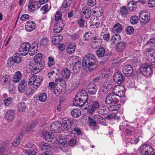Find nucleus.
Segmentation results:
<instances>
[{
	"label": "nucleus",
	"mask_w": 155,
	"mask_h": 155,
	"mask_svg": "<svg viewBox=\"0 0 155 155\" xmlns=\"http://www.w3.org/2000/svg\"><path fill=\"white\" fill-rule=\"evenodd\" d=\"M126 46L124 42L120 41L116 45L115 49L118 52H121L125 49Z\"/></svg>",
	"instance_id": "nucleus-18"
},
{
	"label": "nucleus",
	"mask_w": 155,
	"mask_h": 155,
	"mask_svg": "<svg viewBox=\"0 0 155 155\" xmlns=\"http://www.w3.org/2000/svg\"><path fill=\"white\" fill-rule=\"evenodd\" d=\"M63 38L62 35H58L56 36H54L52 38V41L53 43L57 45L61 42L63 40Z\"/></svg>",
	"instance_id": "nucleus-23"
},
{
	"label": "nucleus",
	"mask_w": 155,
	"mask_h": 155,
	"mask_svg": "<svg viewBox=\"0 0 155 155\" xmlns=\"http://www.w3.org/2000/svg\"><path fill=\"white\" fill-rule=\"evenodd\" d=\"M99 104L96 101H95L91 105V107L88 109L87 111L88 113L91 114L99 107Z\"/></svg>",
	"instance_id": "nucleus-16"
},
{
	"label": "nucleus",
	"mask_w": 155,
	"mask_h": 155,
	"mask_svg": "<svg viewBox=\"0 0 155 155\" xmlns=\"http://www.w3.org/2000/svg\"><path fill=\"white\" fill-rule=\"evenodd\" d=\"M113 85L112 84H109L106 82L104 85V87L107 89V91L110 90L113 87Z\"/></svg>",
	"instance_id": "nucleus-58"
},
{
	"label": "nucleus",
	"mask_w": 155,
	"mask_h": 155,
	"mask_svg": "<svg viewBox=\"0 0 155 155\" xmlns=\"http://www.w3.org/2000/svg\"><path fill=\"white\" fill-rule=\"evenodd\" d=\"M117 96L116 94L113 93L109 94L106 97L105 102L108 104H118L119 101L116 98Z\"/></svg>",
	"instance_id": "nucleus-4"
},
{
	"label": "nucleus",
	"mask_w": 155,
	"mask_h": 155,
	"mask_svg": "<svg viewBox=\"0 0 155 155\" xmlns=\"http://www.w3.org/2000/svg\"><path fill=\"white\" fill-rule=\"evenodd\" d=\"M12 57L15 63L19 64L22 61V57L19 53H15L14 56Z\"/></svg>",
	"instance_id": "nucleus-30"
},
{
	"label": "nucleus",
	"mask_w": 155,
	"mask_h": 155,
	"mask_svg": "<svg viewBox=\"0 0 155 155\" xmlns=\"http://www.w3.org/2000/svg\"><path fill=\"white\" fill-rule=\"evenodd\" d=\"M82 16L84 18H88L91 14V10L89 8H83L82 10Z\"/></svg>",
	"instance_id": "nucleus-22"
},
{
	"label": "nucleus",
	"mask_w": 155,
	"mask_h": 155,
	"mask_svg": "<svg viewBox=\"0 0 155 155\" xmlns=\"http://www.w3.org/2000/svg\"><path fill=\"white\" fill-rule=\"evenodd\" d=\"M38 45L36 42H33L30 45V47L28 49L29 54L31 56L34 55L38 51Z\"/></svg>",
	"instance_id": "nucleus-11"
},
{
	"label": "nucleus",
	"mask_w": 155,
	"mask_h": 155,
	"mask_svg": "<svg viewBox=\"0 0 155 155\" xmlns=\"http://www.w3.org/2000/svg\"><path fill=\"white\" fill-rule=\"evenodd\" d=\"M57 69L55 68L54 70L51 69L50 70L48 73V76L49 78H51V76L54 77V78H56L55 75H57L58 74V71H57Z\"/></svg>",
	"instance_id": "nucleus-35"
},
{
	"label": "nucleus",
	"mask_w": 155,
	"mask_h": 155,
	"mask_svg": "<svg viewBox=\"0 0 155 155\" xmlns=\"http://www.w3.org/2000/svg\"><path fill=\"white\" fill-rule=\"evenodd\" d=\"M113 80L118 84H120L124 82L125 77L121 73L118 72L114 74L113 76Z\"/></svg>",
	"instance_id": "nucleus-8"
},
{
	"label": "nucleus",
	"mask_w": 155,
	"mask_h": 155,
	"mask_svg": "<svg viewBox=\"0 0 155 155\" xmlns=\"http://www.w3.org/2000/svg\"><path fill=\"white\" fill-rule=\"evenodd\" d=\"M26 152L28 155H35L36 153V152L33 149L28 150Z\"/></svg>",
	"instance_id": "nucleus-63"
},
{
	"label": "nucleus",
	"mask_w": 155,
	"mask_h": 155,
	"mask_svg": "<svg viewBox=\"0 0 155 155\" xmlns=\"http://www.w3.org/2000/svg\"><path fill=\"white\" fill-rule=\"evenodd\" d=\"M153 149L150 145L143 144L140 147V151L142 155H150L153 153Z\"/></svg>",
	"instance_id": "nucleus-3"
},
{
	"label": "nucleus",
	"mask_w": 155,
	"mask_h": 155,
	"mask_svg": "<svg viewBox=\"0 0 155 155\" xmlns=\"http://www.w3.org/2000/svg\"><path fill=\"white\" fill-rule=\"evenodd\" d=\"M29 16L27 14H24L22 15L20 18L21 20L23 21H25L29 19Z\"/></svg>",
	"instance_id": "nucleus-59"
},
{
	"label": "nucleus",
	"mask_w": 155,
	"mask_h": 155,
	"mask_svg": "<svg viewBox=\"0 0 155 155\" xmlns=\"http://www.w3.org/2000/svg\"><path fill=\"white\" fill-rule=\"evenodd\" d=\"M72 116L74 118L78 117L81 115V111L78 109H74L71 112Z\"/></svg>",
	"instance_id": "nucleus-32"
},
{
	"label": "nucleus",
	"mask_w": 155,
	"mask_h": 155,
	"mask_svg": "<svg viewBox=\"0 0 155 155\" xmlns=\"http://www.w3.org/2000/svg\"><path fill=\"white\" fill-rule=\"evenodd\" d=\"M71 134L72 137H76L78 135H81L82 132L79 128L75 127L74 130L71 131Z\"/></svg>",
	"instance_id": "nucleus-28"
},
{
	"label": "nucleus",
	"mask_w": 155,
	"mask_h": 155,
	"mask_svg": "<svg viewBox=\"0 0 155 155\" xmlns=\"http://www.w3.org/2000/svg\"><path fill=\"white\" fill-rule=\"evenodd\" d=\"M17 106L18 110L19 112H24L25 110L26 106L24 102H20Z\"/></svg>",
	"instance_id": "nucleus-31"
},
{
	"label": "nucleus",
	"mask_w": 155,
	"mask_h": 155,
	"mask_svg": "<svg viewBox=\"0 0 155 155\" xmlns=\"http://www.w3.org/2000/svg\"><path fill=\"white\" fill-rule=\"evenodd\" d=\"M105 49L103 47H101L97 50V54L98 57H102L104 56L105 54Z\"/></svg>",
	"instance_id": "nucleus-34"
},
{
	"label": "nucleus",
	"mask_w": 155,
	"mask_h": 155,
	"mask_svg": "<svg viewBox=\"0 0 155 155\" xmlns=\"http://www.w3.org/2000/svg\"><path fill=\"white\" fill-rule=\"evenodd\" d=\"M35 90L31 88H27L25 91V94L27 95H30L35 92Z\"/></svg>",
	"instance_id": "nucleus-52"
},
{
	"label": "nucleus",
	"mask_w": 155,
	"mask_h": 155,
	"mask_svg": "<svg viewBox=\"0 0 155 155\" xmlns=\"http://www.w3.org/2000/svg\"><path fill=\"white\" fill-rule=\"evenodd\" d=\"M72 121L71 119H68L63 121L62 124L64 129H68L70 128L72 125Z\"/></svg>",
	"instance_id": "nucleus-21"
},
{
	"label": "nucleus",
	"mask_w": 155,
	"mask_h": 155,
	"mask_svg": "<svg viewBox=\"0 0 155 155\" xmlns=\"http://www.w3.org/2000/svg\"><path fill=\"white\" fill-rule=\"evenodd\" d=\"M88 95L84 90L79 91L76 95L73 103L76 106L88 105L90 101L87 100Z\"/></svg>",
	"instance_id": "nucleus-2"
},
{
	"label": "nucleus",
	"mask_w": 155,
	"mask_h": 155,
	"mask_svg": "<svg viewBox=\"0 0 155 155\" xmlns=\"http://www.w3.org/2000/svg\"><path fill=\"white\" fill-rule=\"evenodd\" d=\"M148 6L150 7H155V0H149Z\"/></svg>",
	"instance_id": "nucleus-64"
},
{
	"label": "nucleus",
	"mask_w": 155,
	"mask_h": 155,
	"mask_svg": "<svg viewBox=\"0 0 155 155\" xmlns=\"http://www.w3.org/2000/svg\"><path fill=\"white\" fill-rule=\"evenodd\" d=\"M135 1H130L128 3V7L129 9L131 10H133L134 8L133 6L135 4Z\"/></svg>",
	"instance_id": "nucleus-57"
},
{
	"label": "nucleus",
	"mask_w": 155,
	"mask_h": 155,
	"mask_svg": "<svg viewBox=\"0 0 155 155\" xmlns=\"http://www.w3.org/2000/svg\"><path fill=\"white\" fill-rule=\"evenodd\" d=\"M42 54L41 53L37 54L34 57V61L35 63L40 62L39 64L43 67L44 64V62L42 60Z\"/></svg>",
	"instance_id": "nucleus-20"
},
{
	"label": "nucleus",
	"mask_w": 155,
	"mask_h": 155,
	"mask_svg": "<svg viewBox=\"0 0 155 155\" xmlns=\"http://www.w3.org/2000/svg\"><path fill=\"white\" fill-rule=\"evenodd\" d=\"M139 18L136 15H133L130 18V21L131 24L134 25L137 24Z\"/></svg>",
	"instance_id": "nucleus-37"
},
{
	"label": "nucleus",
	"mask_w": 155,
	"mask_h": 155,
	"mask_svg": "<svg viewBox=\"0 0 155 155\" xmlns=\"http://www.w3.org/2000/svg\"><path fill=\"white\" fill-rule=\"evenodd\" d=\"M71 72L67 68L64 69L62 71V75L64 79H68L70 77Z\"/></svg>",
	"instance_id": "nucleus-33"
},
{
	"label": "nucleus",
	"mask_w": 155,
	"mask_h": 155,
	"mask_svg": "<svg viewBox=\"0 0 155 155\" xmlns=\"http://www.w3.org/2000/svg\"><path fill=\"white\" fill-rule=\"evenodd\" d=\"M120 40L121 38L120 35L116 34L112 37L110 43L112 45H116L120 42Z\"/></svg>",
	"instance_id": "nucleus-19"
},
{
	"label": "nucleus",
	"mask_w": 155,
	"mask_h": 155,
	"mask_svg": "<svg viewBox=\"0 0 155 155\" xmlns=\"http://www.w3.org/2000/svg\"><path fill=\"white\" fill-rule=\"evenodd\" d=\"M12 98L9 97L4 100V103L5 106H8L12 104Z\"/></svg>",
	"instance_id": "nucleus-46"
},
{
	"label": "nucleus",
	"mask_w": 155,
	"mask_h": 155,
	"mask_svg": "<svg viewBox=\"0 0 155 155\" xmlns=\"http://www.w3.org/2000/svg\"><path fill=\"white\" fill-rule=\"evenodd\" d=\"M52 134V133L50 134L48 132H46L43 133V137L46 141L51 142L54 137V135Z\"/></svg>",
	"instance_id": "nucleus-27"
},
{
	"label": "nucleus",
	"mask_w": 155,
	"mask_h": 155,
	"mask_svg": "<svg viewBox=\"0 0 155 155\" xmlns=\"http://www.w3.org/2000/svg\"><path fill=\"white\" fill-rule=\"evenodd\" d=\"M36 24L32 21H28L25 25V28L28 31H31L34 30L35 28Z\"/></svg>",
	"instance_id": "nucleus-13"
},
{
	"label": "nucleus",
	"mask_w": 155,
	"mask_h": 155,
	"mask_svg": "<svg viewBox=\"0 0 155 155\" xmlns=\"http://www.w3.org/2000/svg\"><path fill=\"white\" fill-rule=\"evenodd\" d=\"M36 78V75H33L29 79L28 84L29 85H32L33 83L35 82Z\"/></svg>",
	"instance_id": "nucleus-56"
},
{
	"label": "nucleus",
	"mask_w": 155,
	"mask_h": 155,
	"mask_svg": "<svg viewBox=\"0 0 155 155\" xmlns=\"http://www.w3.org/2000/svg\"><path fill=\"white\" fill-rule=\"evenodd\" d=\"M15 113L14 110H9L5 114V118L9 121L13 120L15 117Z\"/></svg>",
	"instance_id": "nucleus-12"
},
{
	"label": "nucleus",
	"mask_w": 155,
	"mask_h": 155,
	"mask_svg": "<svg viewBox=\"0 0 155 155\" xmlns=\"http://www.w3.org/2000/svg\"><path fill=\"white\" fill-rule=\"evenodd\" d=\"M48 6L47 4H45L41 8V10L42 11H43L42 13L43 14H44L47 12L48 11Z\"/></svg>",
	"instance_id": "nucleus-51"
},
{
	"label": "nucleus",
	"mask_w": 155,
	"mask_h": 155,
	"mask_svg": "<svg viewBox=\"0 0 155 155\" xmlns=\"http://www.w3.org/2000/svg\"><path fill=\"white\" fill-rule=\"evenodd\" d=\"M62 125L59 121H55L53 123L50 127L51 130L54 131V132H57L61 130Z\"/></svg>",
	"instance_id": "nucleus-9"
},
{
	"label": "nucleus",
	"mask_w": 155,
	"mask_h": 155,
	"mask_svg": "<svg viewBox=\"0 0 155 155\" xmlns=\"http://www.w3.org/2000/svg\"><path fill=\"white\" fill-rule=\"evenodd\" d=\"M100 114L103 115H106L109 113L108 109L107 107H103L99 111Z\"/></svg>",
	"instance_id": "nucleus-38"
},
{
	"label": "nucleus",
	"mask_w": 155,
	"mask_h": 155,
	"mask_svg": "<svg viewBox=\"0 0 155 155\" xmlns=\"http://www.w3.org/2000/svg\"><path fill=\"white\" fill-rule=\"evenodd\" d=\"M37 124V122H34L31 123L30 124H27L26 127L27 128L25 130L28 131L31 129L34 128L36 126Z\"/></svg>",
	"instance_id": "nucleus-48"
},
{
	"label": "nucleus",
	"mask_w": 155,
	"mask_h": 155,
	"mask_svg": "<svg viewBox=\"0 0 155 155\" xmlns=\"http://www.w3.org/2000/svg\"><path fill=\"white\" fill-rule=\"evenodd\" d=\"M63 28H61V27H60L58 24H56L54 27V31L55 33H60Z\"/></svg>",
	"instance_id": "nucleus-47"
},
{
	"label": "nucleus",
	"mask_w": 155,
	"mask_h": 155,
	"mask_svg": "<svg viewBox=\"0 0 155 155\" xmlns=\"http://www.w3.org/2000/svg\"><path fill=\"white\" fill-rule=\"evenodd\" d=\"M40 64V62H38L37 63H35V64H34L35 66H37V67L38 68V71H37L34 72V73H35V74H36V73H38V72H39L41 71L42 70V69H43L44 68V67L45 65V63H44V64L42 67H41V65H40L39 64Z\"/></svg>",
	"instance_id": "nucleus-55"
},
{
	"label": "nucleus",
	"mask_w": 155,
	"mask_h": 155,
	"mask_svg": "<svg viewBox=\"0 0 155 155\" xmlns=\"http://www.w3.org/2000/svg\"><path fill=\"white\" fill-rule=\"evenodd\" d=\"M140 71L145 76H148L152 72V68L148 64H145L142 65L140 68Z\"/></svg>",
	"instance_id": "nucleus-7"
},
{
	"label": "nucleus",
	"mask_w": 155,
	"mask_h": 155,
	"mask_svg": "<svg viewBox=\"0 0 155 155\" xmlns=\"http://www.w3.org/2000/svg\"><path fill=\"white\" fill-rule=\"evenodd\" d=\"M49 42L48 39L46 38H42L40 41V45L42 46H45L48 45Z\"/></svg>",
	"instance_id": "nucleus-43"
},
{
	"label": "nucleus",
	"mask_w": 155,
	"mask_h": 155,
	"mask_svg": "<svg viewBox=\"0 0 155 155\" xmlns=\"http://www.w3.org/2000/svg\"><path fill=\"white\" fill-rule=\"evenodd\" d=\"M15 62L12 57H10L8 60L7 64L9 66H12L14 64Z\"/></svg>",
	"instance_id": "nucleus-61"
},
{
	"label": "nucleus",
	"mask_w": 155,
	"mask_h": 155,
	"mask_svg": "<svg viewBox=\"0 0 155 155\" xmlns=\"http://www.w3.org/2000/svg\"><path fill=\"white\" fill-rule=\"evenodd\" d=\"M122 31V27L121 25L118 23L115 24L112 29V32L114 33H119Z\"/></svg>",
	"instance_id": "nucleus-24"
},
{
	"label": "nucleus",
	"mask_w": 155,
	"mask_h": 155,
	"mask_svg": "<svg viewBox=\"0 0 155 155\" xmlns=\"http://www.w3.org/2000/svg\"><path fill=\"white\" fill-rule=\"evenodd\" d=\"M150 19V16L147 13L141 11L140 12L139 16V20L142 25H144L147 23Z\"/></svg>",
	"instance_id": "nucleus-5"
},
{
	"label": "nucleus",
	"mask_w": 155,
	"mask_h": 155,
	"mask_svg": "<svg viewBox=\"0 0 155 155\" xmlns=\"http://www.w3.org/2000/svg\"><path fill=\"white\" fill-rule=\"evenodd\" d=\"M41 7V4L39 2H34V3H31L28 5L29 10L31 12H34L38 10Z\"/></svg>",
	"instance_id": "nucleus-14"
},
{
	"label": "nucleus",
	"mask_w": 155,
	"mask_h": 155,
	"mask_svg": "<svg viewBox=\"0 0 155 155\" xmlns=\"http://www.w3.org/2000/svg\"><path fill=\"white\" fill-rule=\"evenodd\" d=\"M98 61L96 57L93 54L86 55L82 60V65L87 71H92L97 68Z\"/></svg>",
	"instance_id": "nucleus-1"
},
{
	"label": "nucleus",
	"mask_w": 155,
	"mask_h": 155,
	"mask_svg": "<svg viewBox=\"0 0 155 155\" xmlns=\"http://www.w3.org/2000/svg\"><path fill=\"white\" fill-rule=\"evenodd\" d=\"M122 71L126 76L130 77L133 74V68L130 65H126L123 67Z\"/></svg>",
	"instance_id": "nucleus-10"
},
{
	"label": "nucleus",
	"mask_w": 155,
	"mask_h": 155,
	"mask_svg": "<svg viewBox=\"0 0 155 155\" xmlns=\"http://www.w3.org/2000/svg\"><path fill=\"white\" fill-rule=\"evenodd\" d=\"M57 140L59 143V146L61 145H64L66 144L67 140L65 137L63 135H56Z\"/></svg>",
	"instance_id": "nucleus-17"
},
{
	"label": "nucleus",
	"mask_w": 155,
	"mask_h": 155,
	"mask_svg": "<svg viewBox=\"0 0 155 155\" xmlns=\"http://www.w3.org/2000/svg\"><path fill=\"white\" fill-rule=\"evenodd\" d=\"M126 32L127 34L131 35L134 32V29L131 26H129L127 27L126 29Z\"/></svg>",
	"instance_id": "nucleus-49"
},
{
	"label": "nucleus",
	"mask_w": 155,
	"mask_h": 155,
	"mask_svg": "<svg viewBox=\"0 0 155 155\" xmlns=\"http://www.w3.org/2000/svg\"><path fill=\"white\" fill-rule=\"evenodd\" d=\"M76 143L75 139L73 138L70 139L68 141V144L70 146H73Z\"/></svg>",
	"instance_id": "nucleus-62"
},
{
	"label": "nucleus",
	"mask_w": 155,
	"mask_h": 155,
	"mask_svg": "<svg viewBox=\"0 0 155 155\" xmlns=\"http://www.w3.org/2000/svg\"><path fill=\"white\" fill-rule=\"evenodd\" d=\"M21 78V73L20 71H18L14 75L13 78V81L15 83H18L20 81Z\"/></svg>",
	"instance_id": "nucleus-29"
},
{
	"label": "nucleus",
	"mask_w": 155,
	"mask_h": 155,
	"mask_svg": "<svg viewBox=\"0 0 155 155\" xmlns=\"http://www.w3.org/2000/svg\"><path fill=\"white\" fill-rule=\"evenodd\" d=\"M88 122L91 126H95L96 124V122L91 117L88 118Z\"/></svg>",
	"instance_id": "nucleus-53"
},
{
	"label": "nucleus",
	"mask_w": 155,
	"mask_h": 155,
	"mask_svg": "<svg viewBox=\"0 0 155 155\" xmlns=\"http://www.w3.org/2000/svg\"><path fill=\"white\" fill-rule=\"evenodd\" d=\"M30 44L28 42L22 43L19 48V52L23 56H26L29 52L28 49L30 47Z\"/></svg>",
	"instance_id": "nucleus-6"
},
{
	"label": "nucleus",
	"mask_w": 155,
	"mask_h": 155,
	"mask_svg": "<svg viewBox=\"0 0 155 155\" xmlns=\"http://www.w3.org/2000/svg\"><path fill=\"white\" fill-rule=\"evenodd\" d=\"M76 45L74 43H70L68 44L67 46V53L69 54H72L75 51L76 49Z\"/></svg>",
	"instance_id": "nucleus-26"
},
{
	"label": "nucleus",
	"mask_w": 155,
	"mask_h": 155,
	"mask_svg": "<svg viewBox=\"0 0 155 155\" xmlns=\"http://www.w3.org/2000/svg\"><path fill=\"white\" fill-rule=\"evenodd\" d=\"M120 106L119 104L114 105V104H113L111 105L110 108L111 111H116L119 108Z\"/></svg>",
	"instance_id": "nucleus-54"
},
{
	"label": "nucleus",
	"mask_w": 155,
	"mask_h": 155,
	"mask_svg": "<svg viewBox=\"0 0 155 155\" xmlns=\"http://www.w3.org/2000/svg\"><path fill=\"white\" fill-rule=\"evenodd\" d=\"M41 147L43 150L47 152L51 150V148L50 146L47 143L44 142L42 143Z\"/></svg>",
	"instance_id": "nucleus-36"
},
{
	"label": "nucleus",
	"mask_w": 155,
	"mask_h": 155,
	"mask_svg": "<svg viewBox=\"0 0 155 155\" xmlns=\"http://www.w3.org/2000/svg\"><path fill=\"white\" fill-rule=\"evenodd\" d=\"M100 40H99L98 42H96V41H93L91 43V48L93 49H96L98 47L101 45V44H100Z\"/></svg>",
	"instance_id": "nucleus-45"
},
{
	"label": "nucleus",
	"mask_w": 155,
	"mask_h": 155,
	"mask_svg": "<svg viewBox=\"0 0 155 155\" xmlns=\"http://www.w3.org/2000/svg\"><path fill=\"white\" fill-rule=\"evenodd\" d=\"M23 135L21 133H19L14 140L13 144L14 147H17L19 144L20 140L23 138Z\"/></svg>",
	"instance_id": "nucleus-25"
},
{
	"label": "nucleus",
	"mask_w": 155,
	"mask_h": 155,
	"mask_svg": "<svg viewBox=\"0 0 155 155\" xmlns=\"http://www.w3.org/2000/svg\"><path fill=\"white\" fill-rule=\"evenodd\" d=\"M47 98V96L45 93H41L39 96V100L42 102H45Z\"/></svg>",
	"instance_id": "nucleus-42"
},
{
	"label": "nucleus",
	"mask_w": 155,
	"mask_h": 155,
	"mask_svg": "<svg viewBox=\"0 0 155 155\" xmlns=\"http://www.w3.org/2000/svg\"><path fill=\"white\" fill-rule=\"evenodd\" d=\"M120 14L122 17L124 18H129L130 16L128 12V10L125 6H123L120 8Z\"/></svg>",
	"instance_id": "nucleus-15"
},
{
	"label": "nucleus",
	"mask_w": 155,
	"mask_h": 155,
	"mask_svg": "<svg viewBox=\"0 0 155 155\" xmlns=\"http://www.w3.org/2000/svg\"><path fill=\"white\" fill-rule=\"evenodd\" d=\"M92 37L91 33L89 32L86 33L84 35V38L85 40L87 41Z\"/></svg>",
	"instance_id": "nucleus-60"
},
{
	"label": "nucleus",
	"mask_w": 155,
	"mask_h": 155,
	"mask_svg": "<svg viewBox=\"0 0 155 155\" xmlns=\"http://www.w3.org/2000/svg\"><path fill=\"white\" fill-rule=\"evenodd\" d=\"M148 61L150 62L155 61V53L153 52L150 54L148 53Z\"/></svg>",
	"instance_id": "nucleus-41"
},
{
	"label": "nucleus",
	"mask_w": 155,
	"mask_h": 155,
	"mask_svg": "<svg viewBox=\"0 0 155 155\" xmlns=\"http://www.w3.org/2000/svg\"><path fill=\"white\" fill-rule=\"evenodd\" d=\"M7 148V145H5V143H3L2 145L0 146V155H5L4 152Z\"/></svg>",
	"instance_id": "nucleus-44"
},
{
	"label": "nucleus",
	"mask_w": 155,
	"mask_h": 155,
	"mask_svg": "<svg viewBox=\"0 0 155 155\" xmlns=\"http://www.w3.org/2000/svg\"><path fill=\"white\" fill-rule=\"evenodd\" d=\"M94 120L96 122V123H99L101 124L102 121L104 120V119L102 117L98 115H96L94 116Z\"/></svg>",
	"instance_id": "nucleus-40"
},
{
	"label": "nucleus",
	"mask_w": 155,
	"mask_h": 155,
	"mask_svg": "<svg viewBox=\"0 0 155 155\" xmlns=\"http://www.w3.org/2000/svg\"><path fill=\"white\" fill-rule=\"evenodd\" d=\"M61 17V12L59 11L57 12L55 16V19L56 21H58L61 20H62Z\"/></svg>",
	"instance_id": "nucleus-50"
},
{
	"label": "nucleus",
	"mask_w": 155,
	"mask_h": 155,
	"mask_svg": "<svg viewBox=\"0 0 155 155\" xmlns=\"http://www.w3.org/2000/svg\"><path fill=\"white\" fill-rule=\"evenodd\" d=\"M97 86H93L89 88L88 89V91L91 94H95L97 92Z\"/></svg>",
	"instance_id": "nucleus-39"
}]
</instances>
